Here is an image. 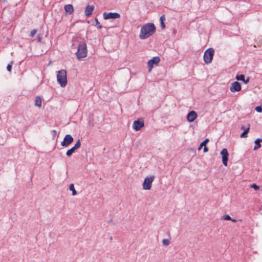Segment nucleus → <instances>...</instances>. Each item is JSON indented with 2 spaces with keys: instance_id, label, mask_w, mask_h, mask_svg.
<instances>
[{
  "instance_id": "obj_1",
  "label": "nucleus",
  "mask_w": 262,
  "mask_h": 262,
  "mask_svg": "<svg viewBox=\"0 0 262 262\" xmlns=\"http://www.w3.org/2000/svg\"><path fill=\"white\" fill-rule=\"evenodd\" d=\"M156 30V27L153 23H147L141 28L139 38L141 39H145L151 36Z\"/></svg>"
},
{
  "instance_id": "obj_2",
  "label": "nucleus",
  "mask_w": 262,
  "mask_h": 262,
  "mask_svg": "<svg viewBox=\"0 0 262 262\" xmlns=\"http://www.w3.org/2000/svg\"><path fill=\"white\" fill-rule=\"evenodd\" d=\"M76 56L77 59L85 58L88 55L87 46L85 41H78Z\"/></svg>"
},
{
  "instance_id": "obj_3",
  "label": "nucleus",
  "mask_w": 262,
  "mask_h": 262,
  "mask_svg": "<svg viewBox=\"0 0 262 262\" xmlns=\"http://www.w3.org/2000/svg\"><path fill=\"white\" fill-rule=\"evenodd\" d=\"M57 81L62 88H64L67 84V73L65 70H61L57 72Z\"/></svg>"
},
{
  "instance_id": "obj_4",
  "label": "nucleus",
  "mask_w": 262,
  "mask_h": 262,
  "mask_svg": "<svg viewBox=\"0 0 262 262\" xmlns=\"http://www.w3.org/2000/svg\"><path fill=\"white\" fill-rule=\"evenodd\" d=\"M214 50L212 48H209L204 52L203 55L204 61L205 63H210L213 58Z\"/></svg>"
},
{
  "instance_id": "obj_5",
  "label": "nucleus",
  "mask_w": 262,
  "mask_h": 262,
  "mask_svg": "<svg viewBox=\"0 0 262 262\" xmlns=\"http://www.w3.org/2000/svg\"><path fill=\"white\" fill-rule=\"evenodd\" d=\"M154 176H151L150 177H147L144 179L143 183V188L144 190H148L151 188L152 183L155 179Z\"/></svg>"
},
{
  "instance_id": "obj_6",
  "label": "nucleus",
  "mask_w": 262,
  "mask_h": 262,
  "mask_svg": "<svg viewBox=\"0 0 262 262\" xmlns=\"http://www.w3.org/2000/svg\"><path fill=\"white\" fill-rule=\"evenodd\" d=\"M160 61V58L159 56H155L149 60L147 62L148 71L150 72L155 66H158Z\"/></svg>"
},
{
  "instance_id": "obj_7",
  "label": "nucleus",
  "mask_w": 262,
  "mask_h": 262,
  "mask_svg": "<svg viewBox=\"0 0 262 262\" xmlns=\"http://www.w3.org/2000/svg\"><path fill=\"white\" fill-rule=\"evenodd\" d=\"M144 126V120L141 118L135 120L133 124V128L135 131L140 130Z\"/></svg>"
},
{
  "instance_id": "obj_8",
  "label": "nucleus",
  "mask_w": 262,
  "mask_h": 262,
  "mask_svg": "<svg viewBox=\"0 0 262 262\" xmlns=\"http://www.w3.org/2000/svg\"><path fill=\"white\" fill-rule=\"evenodd\" d=\"M73 137L71 135L67 134L64 136L63 141L61 143V145L65 147H68L73 143Z\"/></svg>"
},
{
  "instance_id": "obj_9",
  "label": "nucleus",
  "mask_w": 262,
  "mask_h": 262,
  "mask_svg": "<svg viewBox=\"0 0 262 262\" xmlns=\"http://www.w3.org/2000/svg\"><path fill=\"white\" fill-rule=\"evenodd\" d=\"M104 19H117L120 17V15L117 12H104L103 13Z\"/></svg>"
},
{
  "instance_id": "obj_10",
  "label": "nucleus",
  "mask_w": 262,
  "mask_h": 262,
  "mask_svg": "<svg viewBox=\"0 0 262 262\" xmlns=\"http://www.w3.org/2000/svg\"><path fill=\"white\" fill-rule=\"evenodd\" d=\"M221 155L222 158V163L225 166L228 165L229 153L227 148H223L221 151Z\"/></svg>"
},
{
  "instance_id": "obj_11",
  "label": "nucleus",
  "mask_w": 262,
  "mask_h": 262,
  "mask_svg": "<svg viewBox=\"0 0 262 262\" xmlns=\"http://www.w3.org/2000/svg\"><path fill=\"white\" fill-rule=\"evenodd\" d=\"M242 86L240 83L237 81H235L231 83L230 90L232 93L239 92L241 91Z\"/></svg>"
},
{
  "instance_id": "obj_12",
  "label": "nucleus",
  "mask_w": 262,
  "mask_h": 262,
  "mask_svg": "<svg viewBox=\"0 0 262 262\" xmlns=\"http://www.w3.org/2000/svg\"><path fill=\"white\" fill-rule=\"evenodd\" d=\"M197 117L198 114L195 111H190L186 116L187 121L189 123H191L196 119Z\"/></svg>"
},
{
  "instance_id": "obj_13",
  "label": "nucleus",
  "mask_w": 262,
  "mask_h": 262,
  "mask_svg": "<svg viewBox=\"0 0 262 262\" xmlns=\"http://www.w3.org/2000/svg\"><path fill=\"white\" fill-rule=\"evenodd\" d=\"M235 79L237 81H241L245 84H247L250 81V77H247L246 78H245V76L244 74H237L236 75Z\"/></svg>"
},
{
  "instance_id": "obj_14",
  "label": "nucleus",
  "mask_w": 262,
  "mask_h": 262,
  "mask_svg": "<svg viewBox=\"0 0 262 262\" xmlns=\"http://www.w3.org/2000/svg\"><path fill=\"white\" fill-rule=\"evenodd\" d=\"M94 6L92 5H87L85 7V11H84V15L87 17L90 16L94 10Z\"/></svg>"
},
{
  "instance_id": "obj_15",
  "label": "nucleus",
  "mask_w": 262,
  "mask_h": 262,
  "mask_svg": "<svg viewBox=\"0 0 262 262\" xmlns=\"http://www.w3.org/2000/svg\"><path fill=\"white\" fill-rule=\"evenodd\" d=\"M250 128V125L248 124L247 127L245 128L244 125H242L241 127L242 130H244L243 132L240 135V137L242 138H245L248 137V134L249 132Z\"/></svg>"
},
{
  "instance_id": "obj_16",
  "label": "nucleus",
  "mask_w": 262,
  "mask_h": 262,
  "mask_svg": "<svg viewBox=\"0 0 262 262\" xmlns=\"http://www.w3.org/2000/svg\"><path fill=\"white\" fill-rule=\"evenodd\" d=\"M66 13L70 15L74 12V7L71 4L66 5L64 7Z\"/></svg>"
},
{
  "instance_id": "obj_17",
  "label": "nucleus",
  "mask_w": 262,
  "mask_h": 262,
  "mask_svg": "<svg viewBox=\"0 0 262 262\" xmlns=\"http://www.w3.org/2000/svg\"><path fill=\"white\" fill-rule=\"evenodd\" d=\"M42 103V99L41 96H37L35 98V105L38 107H41Z\"/></svg>"
},
{
  "instance_id": "obj_18",
  "label": "nucleus",
  "mask_w": 262,
  "mask_h": 262,
  "mask_svg": "<svg viewBox=\"0 0 262 262\" xmlns=\"http://www.w3.org/2000/svg\"><path fill=\"white\" fill-rule=\"evenodd\" d=\"M165 16L164 14H163L162 16H161L160 18V26L162 29H165L166 27L165 21Z\"/></svg>"
},
{
  "instance_id": "obj_19",
  "label": "nucleus",
  "mask_w": 262,
  "mask_h": 262,
  "mask_svg": "<svg viewBox=\"0 0 262 262\" xmlns=\"http://www.w3.org/2000/svg\"><path fill=\"white\" fill-rule=\"evenodd\" d=\"M69 188V190L72 191V195L74 196L77 194V191H76V190L75 189L74 184H72V183L70 184Z\"/></svg>"
},
{
  "instance_id": "obj_20",
  "label": "nucleus",
  "mask_w": 262,
  "mask_h": 262,
  "mask_svg": "<svg viewBox=\"0 0 262 262\" xmlns=\"http://www.w3.org/2000/svg\"><path fill=\"white\" fill-rule=\"evenodd\" d=\"M76 149L73 146L71 148L68 149L66 152V156L68 157H71L75 152Z\"/></svg>"
},
{
  "instance_id": "obj_21",
  "label": "nucleus",
  "mask_w": 262,
  "mask_h": 262,
  "mask_svg": "<svg viewBox=\"0 0 262 262\" xmlns=\"http://www.w3.org/2000/svg\"><path fill=\"white\" fill-rule=\"evenodd\" d=\"M209 139L208 138H206L199 145L198 147V149H201L203 146H206V144L209 142Z\"/></svg>"
},
{
  "instance_id": "obj_22",
  "label": "nucleus",
  "mask_w": 262,
  "mask_h": 262,
  "mask_svg": "<svg viewBox=\"0 0 262 262\" xmlns=\"http://www.w3.org/2000/svg\"><path fill=\"white\" fill-rule=\"evenodd\" d=\"M254 144L255 145L253 147V150H256L258 149V148H260L261 146V144L259 142H257L256 140H255L254 141Z\"/></svg>"
},
{
  "instance_id": "obj_23",
  "label": "nucleus",
  "mask_w": 262,
  "mask_h": 262,
  "mask_svg": "<svg viewBox=\"0 0 262 262\" xmlns=\"http://www.w3.org/2000/svg\"><path fill=\"white\" fill-rule=\"evenodd\" d=\"M13 61H11L7 66V70L8 72H11L12 65L13 64Z\"/></svg>"
},
{
  "instance_id": "obj_24",
  "label": "nucleus",
  "mask_w": 262,
  "mask_h": 262,
  "mask_svg": "<svg viewBox=\"0 0 262 262\" xmlns=\"http://www.w3.org/2000/svg\"><path fill=\"white\" fill-rule=\"evenodd\" d=\"M81 144V141L80 139H78L73 147L75 149H76V150H77V149L80 148Z\"/></svg>"
},
{
  "instance_id": "obj_25",
  "label": "nucleus",
  "mask_w": 262,
  "mask_h": 262,
  "mask_svg": "<svg viewBox=\"0 0 262 262\" xmlns=\"http://www.w3.org/2000/svg\"><path fill=\"white\" fill-rule=\"evenodd\" d=\"M81 144V141L80 139H78L73 147L75 149H76V150H77V149L80 148Z\"/></svg>"
},
{
  "instance_id": "obj_26",
  "label": "nucleus",
  "mask_w": 262,
  "mask_h": 262,
  "mask_svg": "<svg viewBox=\"0 0 262 262\" xmlns=\"http://www.w3.org/2000/svg\"><path fill=\"white\" fill-rule=\"evenodd\" d=\"M250 187L254 189L255 190H258L259 189V186L255 183L251 184Z\"/></svg>"
},
{
  "instance_id": "obj_27",
  "label": "nucleus",
  "mask_w": 262,
  "mask_h": 262,
  "mask_svg": "<svg viewBox=\"0 0 262 262\" xmlns=\"http://www.w3.org/2000/svg\"><path fill=\"white\" fill-rule=\"evenodd\" d=\"M170 241L168 239H163L162 240V244L164 246H168L170 244Z\"/></svg>"
},
{
  "instance_id": "obj_28",
  "label": "nucleus",
  "mask_w": 262,
  "mask_h": 262,
  "mask_svg": "<svg viewBox=\"0 0 262 262\" xmlns=\"http://www.w3.org/2000/svg\"><path fill=\"white\" fill-rule=\"evenodd\" d=\"M37 30L36 29H33L31 32H30V36L31 37H33L34 36V35H35V34L37 33Z\"/></svg>"
},
{
  "instance_id": "obj_29",
  "label": "nucleus",
  "mask_w": 262,
  "mask_h": 262,
  "mask_svg": "<svg viewBox=\"0 0 262 262\" xmlns=\"http://www.w3.org/2000/svg\"><path fill=\"white\" fill-rule=\"evenodd\" d=\"M255 110L258 112V113H261L262 112V106L261 105H258L255 107Z\"/></svg>"
},
{
  "instance_id": "obj_30",
  "label": "nucleus",
  "mask_w": 262,
  "mask_h": 262,
  "mask_svg": "<svg viewBox=\"0 0 262 262\" xmlns=\"http://www.w3.org/2000/svg\"><path fill=\"white\" fill-rule=\"evenodd\" d=\"M223 219L226 221H230L231 217L229 214H226L223 216Z\"/></svg>"
},
{
  "instance_id": "obj_31",
  "label": "nucleus",
  "mask_w": 262,
  "mask_h": 262,
  "mask_svg": "<svg viewBox=\"0 0 262 262\" xmlns=\"http://www.w3.org/2000/svg\"><path fill=\"white\" fill-rule=\"evenodd\" d=\"M51 135H52V137L53 138H54L56 136V134H57V132L55 130H52L51 131Z\"/></svg>"
},
{
  "instance_id": "obj_32",
  "label": "nucleus",
  "mask_w": 262,
  "mask_h": 262,
  "mask_svg": "<svg viewBox=\"0 0 262 262\" xmlns=\"http://www.w3.org/2000/svg\"><path fill=\"white\" fill-rule=\"evenodd\" d=\"M100 23L97 17L95 18V21L94 22L93 25H99Z\"/></svg>"
},
{
  "instance_id": "obj_33",
  "label": "nucleus",
  "mask_w": 262,
  "mask_h": 262,
  "mask_svg": "<svg viewBox=\"0 0 262 262\" xmlns=\"http://www.w3.org/2000/svg\"><path fill=\"white\" fill-rule=\"evenodd\" d=\"M42 40V37L40 36V35H38L37 36V40L38 42H40Z\"/></svg>"
},
{
  "instance_id": "obj_34",
  "label": "nucleus",
  "mask_w": 262,
  "mask_h": 262,
  "mask_svg": "<svg viewBox=\"0 0 262 262\" xmlns=\"http://www.w3.org/2000/svg\"><path fill=\"white\" fill-rule=\"evenodd\" d=\"M208 151V148L206 146H205L204 147V149H203V152H206Z\"/></svg>"
},
{
  "instance_id": "obj_35",
  "label": "nucleus",
  "mask_w": 262,
  "mask_h": 262,
  "mask_svg": "<svg viewBox=\"0 0 262 262\" xmlns=\"http://www.w3.org/2000/svg\"><path fill=\"white\" fill-rule=\"evenodd\" d=\"M97 28L98 30H100L103 28V26L100 24H99V25H97Z\"/></svg>"
},
{
  "instance_id": "obj_36",
  "label": "nucleus",
  "mask_w": 262,
  "mask_h": 262,
  "mask_svg": "<svg viewBox=\"0 0 262 262\" xmlns=\"http://www.w3.org/2000/svg\"><path fill=\"white\" fill-rule=\"evenodd\" d=\"M256 140L257 142H259L260 143L261 142H262V138H257L255 139Z\"/></svg>"
},
{
  "instance_id": "obj_37",
  "label": "nucleus",
  "mask_w": 262,
  "mask_h": 262,
  "mask_svg": "<svg viewBox=\"0 0 262 262\" xmlns=\"http://www.w3.org/2000/svg\"><path fill=\"white\" fill-rule=\"evenodd\" d=\"M233 223H236L237 222V220L235 219L231 218V220H230Z\"/></svg>"
},
{
  "instance_id": "obj_38",
  "label": "nucleus",
  "mask_w": 262,
  "mask_h": 262,
  "mask_svg": "<svg viewBox=\"0 0 262 262\" xmlns=\"http://www.w3.org/2000/svg\"><path fill=\"white\" fill-rule=\"evenodd\" d=\"M110 239H111V240L112 239V237H110Z\"/></svg>"
}]
</instances>
